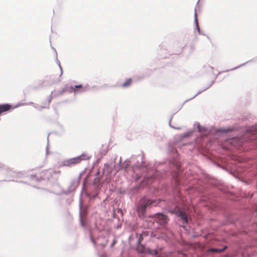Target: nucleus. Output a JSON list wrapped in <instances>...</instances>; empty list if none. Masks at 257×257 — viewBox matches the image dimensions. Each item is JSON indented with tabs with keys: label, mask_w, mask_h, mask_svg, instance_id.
<instances>
[{
	"label": "nucleus",
	"mask_w": 257,
	"mask_h": 257,
	"mask_svg": "<svg viewBox=\"0 0 257 257\" xmlns=\"http://www.w3.org/2000/svg\"><path fill=\"white\" fill-rule=\"evenodd\" d=\"M156 201L143 199L141 200V203L138 207V211L144 214L147 208L150 205L155 203Z\"/></svg>",
	"instance_id": "f257e3e1"
},
{
	"label": "nucleus",
	"mask_w": 257,
	"mask_h": 257,
	"mask_svg": "<svg viewBox=\"0 0 257 257\" xmlns=\"http://www.w3.org/2000/svg\"><path fill=\"white\" fill-rule=\"evenodd\" d=\"M177 215L181 218L183 221V223H187V217L186 213L180 209H179L178 211L176 212Z\"/></svg>",
	"instance_id": "39448f33"
},
{
	"label": "nucleus",
	"mask_w": 257,
	"mask_h": 257,
	"mask_svg": "<svg viewBox=\"0 0 257 257\" xmlns=\"http://www.w3.org/2000/svg\"><path fill=\"white\" fill-rule=\"evenodd\" d=\"M227 248L226 246H224L222 248H209L208 251L212 252H223Z\"/></svg>",
	"instance_id": "0eeeda50"
},
{
	"label": "nucleus",
	"mask_w": 257,
	"mask_h": 257,
	"mask_svg": "<svg viewBox=\"0 0 257 257\" xmlns=\"http://www.w3.org/2000/svg\"><path fill=\"white\" fill-rule=\"evenodd\" d=\"M82 85H80V84L74 86V88H82Z\"/></svg>",
	"instance_id": "f8f14e48"
},
{
	"label": "nucleus",
	"mask_w": 257,
	"mask_h": 257,
	"mask_svg": "<svg viewBox=\"0 0 257 257\" xmlns=\"http://www.w3.org/2000/svg\"><path fill=\"white\" fill-rule=\"evenodd\" d=\"M155 219L157 222L161 225H165L168 222L167 216L162 213L156 214L155 216Z\"/></svg>",
	"instance_id": "7ed1b4c3"
},
{
	"label": "nucleus",
	"mask_w": 257,
	"mask_h": 257,
	"mask_svg": "<svg viewBox=\"0 0 257 257\" xmlns=\"http://www.w3.org/2000/svg\"><path fill=\"white\" fill-rule=\"evenodd\" d=\"M148 233L147 232H143L142 234H140L139 235V237L138 239V243L139 244H141V241L143 239V236H148Z\"/></svg>",
	"instance_id": "1a4fd4ad"
},
{
	"label": "nucleus",
	"mask_w": 257,
	"mask_h": 257,
	"mask_svg": "<svg viewBox=\"0 0 257 257\" xmlns=\"http://www.w3.org/2000/svg\"><path fill=\"white\" fill-rule=\"evenodd\" d=\"M137 249L141 253L148 252L149 253L152 254H157L158 253L157 250H151L149 248L146 249L144 246L142 245L141 244L138 245Z\"/></svg>",
	"instance_id": "20e7f679"
},
{
	"label": "nucleus",
	"mask_w": 257,
	"mask_h": 257,
	"mask_svg": "<svg viewBox=\"0 0 257 257\" xmlns=\"http://www.w3.org/2000/svg\"><path fill=\"white\" fill-rule=\"evenodd\" d=\"M52 99V96L51 95H50L48 97V98H47L48 105H49L50 103H51Z\"/></svg>",
	"instance_id": "9d476101"
},
{
	"label": "nucleus",
	"mask_w": 257,
	"mask_h": 257,
	"mask_svg": "<svg viewBox=\"0 0 257 257\" xmlns=\"http://www.w3.org/2000/svg\"><path fill=\"white\" fill-rule=\"evenodd\" d=\"M12 108V105L9 104L0 105V114L8 111Z\"/></svg>",
	"instance_id": "423d86ee"
},
{
	"label": "nucleus",
	"mask_w": 257,
	"mask_h": 257,
	"mask_svg": "<svg viewBox=\"0 0 257 257\" xmlns=\"http://www.w3.org/2000/svg\"><path fill=\"white\" fill-rule=\"evenodd\" d=\"M195 21H196V26H197V28L199 29L198 23L197 21L196 14H195Z\"/></svg>",
	"instance_id": "9b49d317"
},
{
	"label": "nucleus",
	"mask_w": 257,
	"mask_h": 257,
	"mask_svg": "<svg viewBox=\"0 0 257 257\" xmlns=\"http://www.w3.org/2000/svg\"><path fill=\"white\" fill-rule=\"evenodd\" d=\"M88 159V156L83 154L77 157L71 159L68 161V162L69 165H75L79 163L82 160H85Z\"/></svg>",
	"instance_id": "f03ea898"
},
{
	"label": "nucleus",
	"mask_w": 257,
	"mask_h": 257,
	"mask_svg": "<svg viewBox=\"0 0 257 257\" xmlns=\"http://www.w3.org/2000/svg\"><path fill=\"white\" fill-rule=\"evenodd\" d=\"M132 83V79L131 78L127 79L126 81L121 84L122 87H127L130 86Z\"/></svg>",
	"instance_id": "6e6552de"
}]
</instances>
